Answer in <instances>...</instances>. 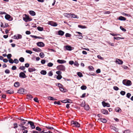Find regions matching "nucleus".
Here are the masks:
<instances>
[{
	"label": "nucleus",
	"instance_id": "1",
	"mask_svg": "<svg viewBox=\"0 0 133 133\" xmlns=\"http://www.w3.org/2000/svg\"><path fill=\"white\" fill-rule=\"evenodd\" d=\"M71 125L73 127H79L80 124L77 122L72 121L71 122Z\"/></svg>",
	"mask_w": 133,
	"mask_h": 133
},
{
	"label": "nucleus",
	"instance_id": "2",
	"mask_svg": "<svg viewBox=\"0 0 133 133\" xmlns=\"http://www.w3.org/2000/svg\"><path fill=\"white\" fill-rule=\"evenodd\" d=\"M123 84L126 86H130L131 85V83L130 80H124L123 81Z\"/></svg>",
	"mask_w": 133,
	"mask_h": 133
},
{
	"label": "nucleus",
	"instance_id": "3",
	"mask_svg": "<svg viewBox=\"0 0 133 133\" xmlns=\"http://www.w3.org/2000/svg\"><path fill=\"white\" fill-rule=\"evenodd\" d=\"M23 20L26 22L28 21H30L32 20V19L30 18L29 17L26 15H25V16L24 17H23Z\"/></svg>",
	"mask_w": 133,
	"mask_h": 133
},
{
	"label": "nucleus",
	"instance_id": "4",
	"mask_svg": "<svg viewBox=\"0 0 133 133\" xmlns=\"http://www.w3.org/2000/svg\"><path fill=\"white\" fill-rule=\"evenodd\" d=\"M56 68L58 70H60L62 71H64L65 70V66L62 65L58 66Z\"/></svg>",
	"mask_w": 133,
	"mask_h": 133
},
{
	"label": "nucleus",
	"instance_id": "5",
	"mask_svg": "<svg viewBox=\"0 0 133 133\" xmlns=\"http://www.w3.org/2000/svg\"><path fill=\"white\" fill-rule=\"evenodd\" d=\"M48 24L54 26H56L57 25V24L56 23L52 21H49L48 23Z\"/></svg>",
	"mask_w": 133,
	"mask_h": 133
},
{
	"label": "nucleus",
	"instance_id": "6",
	"mask_svg": "<svg viewBox=\"0 0 133 133\" xmlns=\"http://www.w3.org/2000/svg\"><path fill=\"white\" fill-rule=\"evenodd\" d=\"M6 15L5 16V18L6 20L9 21H12L13 20V18L11 17V16L8 14H6Z\"/></svg>",
	"mask_w": 133,
	"mask_h": 133
},
{
	"label": "nucleus",
	"instance_id": "7",
	"mask_svg": "<svg viewBox=\"0 0 133 133\" xmlns=\"http://www.w3.org/2000/svg\"><path fill=\"white\" fill-rule=\"evenodd\" d=\"M19 77H20L23 78H24L26 77V76L25 74L22 72H21L19 74Z\"/></svg>",
	"mask_w": 133,
	"mask_h": 133
},
{
	"label": "nucleus",
	"instance_id": "8",
	"mask_svg": "<svg viewBox=\"0 0 133 133\" xmlns=\"http://www.w3.org/2000/svg\"><path fill=\"white\" fill-rule=\"evenodd\" d=\"M111 129L113 130L115 132H117L118 131V129L116 128L114 125H111L110 126Z\"/></svg>",
	"mask_w": 133,
	"mask_h": 133
},
{
	"label": "nucleus",
	"instance_id": "9",
	"mask_svg": "<svg viewBox=\"0 0 133 133\" xmlns=\"http://www.w3.org/2000/svg\"><path fill=\"white\" fill-rule=\"evenodd\" d=\"M102 104L103 106L104 107H109L110 106V104L108 103H106L104 101H103L102 102Z\"/></svg>",
	"mask_w": 133,
	"mask_h": 133
},
{
	"label": "nucleus",
	"instance_id": "10",
	"mask_svg": "<svg viewBox=\"0 0 133 133\" xmlns=\"http://www.w3.org/2000/svg\"><path fill=\"white\" fill-rule=\"evenodd\" d=\"M37 45L40 47H43L44 46V44L42 42H38L37 43Z\"/></svg>",
	"mask_w": 133,
	"mask_h": 133
},
{
	"label": "nucleus",
	"instance_id": "11",
	"mask_svg": "<svg viewBox=\"0 0 133 133\" xmlns=\"http://www.w3.org/2000/svg\"><path fill=\"white\" fill-rule=\"evenodd\" d=\"M22 38V36L20 34H18L17 35H15L14 36V39H21Z\"/></svg>",
	"mask_w": 133,
	"mask_h": 133
},
{
	"label": "nucleus",
	"instance_id": "12",
	"mask_svg": "<svg viewBox=\"0 0 133 133\" xmlns=\"http://www.w3.org/2000/svg\"><path fill=\"white\" fill-rule=\"evenodd\" d=\"M98 120L99 121L104 123H106L107 121V120L106 119L102 118H99L98 119Z\"/></svg>",
	"mask_w": 133,
	"mask_h": 133
},
{
	"label": "nucleus",
	"instance_id": "13",
	"mask_svg": "<svg viewBox=\"0 0 133 133\" xmlns=\"http://www.w3.org/2000/svg\"><path fill=\"white\" fill-rule=\"evenodd\" d=\"M28 123L30 124L32 129H33L35 128V126L34 125V123L32 122L29 121Z\"/></svg>",
	"mask_w": 133,
	"mask_h": 133
},
{
	"label": "nucleus",
	"instance_id": "14",
	"mask_svg": "<svg viewBox=\"0 0 133 133\" xmlns=\"http://www.w3.org/2000/svg\"><path fill=\"white\" fill-rule=\"evenodd\" d=\"M101 112L102 114L105 115L107 114L108 113V111L104 109H101Z\"/></svg>",
	"mask_w": 133,
	"mask_h": 133
},
{
	"label": "nucleus",
	"instance_id": "15",
	"mask_svg": "<svg viewBox=\"0 0 133 133\" xmlns=\"http://www.w3.org/2000/svg\"><path fill=\"white\" fill-rule=\"evenodd\" d=\"M115 62L119 64H122L123 62L122 61L118 59H116Z\"/></svg>",
	"mask_w": 133,
	"mask_h": 133
},
{
	"label": "nucleus",
	"instance_id": "16",
	"mask_svg": "<svg viewBox=\"0 0 133 133\" xmlns=\"http://www.w3.org/2000/svg\"><path fill=\"white\" fill-rule=\"evenodd\" d=\"M24 89L23 88H21L18 91V93L21 94H23L24 93Z\"/></svg>",
	"mask_w": 133,
	"mask_h": 133
},
{
	"label": "nucleus",
	"instance_id": "17",
	"mask_svg": "<svg viewBox=\"0 0 133 133\" xmlns=\"http://www.w3.org/2000/svg\"><path fill=\"white\" fill-rule=\"evenodd\" d=\"M64 16L68 18H70L72 16V14H70L64 13L63 14Z\"/></svg>",
	"mask_w": 133,
	"mask_h": 133
},
{
	"label": "nucleus",
	"instance_id": "18",
	"mask_svg": "<svg viewBox=\"0 0 133 133\" xmlns=\"http://www.w3.org/2000/svg\"><path fill=\"white\" fill-rule=\"evenodd\" d=\"M57 62L59 63L62 64L65 63L66 62V61L64 60L58 59L57 61Z\"/></svg>",
	"mask_w": 133,
	"mask_h": 133
},
{
	"label": "nucleus",
	"instance_id": "19",
	"mask_svg": "<svg viewBox=\"0 0 133 133\" xmlns=\"http://www.w3.org/2000/svg\"><path fill=\"white\" fill-rule=\"evenodd\" d=\"M33 51L37 52H40L42 51L41 49L38 48H33L32 49Z\"/></svg>",
	"mask_w": 133,
	"mask_h": 133
},
{
	"label": "nucleus",
	"instance_id": "20",
	"mask_svg": "<svg viewBox=\"0 0 133 133\" xmlns=\"http://www.w3.org/2000/svg\"><path fill=\"white\" fill-rule=\"evenodd\" d=\"M66 49L68 50L71 51L72 50V47L69 45H66L65 46Z\"/></svg>",
	"mask_w": 133,
	"mask_h": 133
},
{
	"label": "nucleus",
	"instance_id": "21",
	"mask_svg": "<svg viewBox=\"0 0 133 133\" xmlns=\"http://www.w3.org/2000/svg\"><path fill=\"white\" fill-rule=\"evenodd\" d=\"M36 69L34 68H29L28 69V71L29 72H31L35 71Z\"/></svg>",
	"mask_w": 133,
	"mask_h": 133
},
{
	"label": "nucleus",
	"instance_id": "22",
	"mask_svg": "<svg viewBox=\"0 0 133 133\" xmlns=\"http://www.w3.org/2000/svg\"><path fill=\"white\" fill-rule=\"evenodd\" d=\"M64 33V32L61 30H59L58 32V34L59 35H61V36L63 35Z\"/></svg>",
	"mask_w": 133,
	"mask_h": 133
},
{
	"label": "nucleus",
	"instance_id": "23",
	"mask_svg": "<svg viewBox=\"0 0 133 133\" xmlns=\"http://www.w3.org/2000/svg\"><path fill=\"white\" fill-rule=\"evenodd\" d=\"M118 19L120 21H125L126 20V18L122 16H120L118 18Z\"/></svg>",
	"mask_w": 133,
	"mask_h": 133
},
{
	"label": "nucleus",
	"instance_id": "24",
	"mask_svg": "<svg viewBox=\"0 0 133 133\" xmlns=\"http://www.w3.org/2000/svg\"><path fill=\"white\" fill-rule=\"evenodd\" d=\"M6 93L7 94H11L14 93V91L12 89L7 90L6 91Z\"/></svg>",
	"mask_w": 133,
	"mask_h": 133
},
{
	"label": "nucleus",
	"instance_id": "25",
	"mask_svg": "<svg viewBox=\"0 0 133 133\" xmlns=\"http://www.w3.org/2000/svg\"><path fill=\"white\" fill-rule=\"evenodd\" d=\"M30 14L31 16H34L36 15L35 12L33 11H29Z\"/></svg>",
	"mask_w": 133,
	"mask_h": 133
},
{
	"label": "nucleus",
	"instance_id": "26",
	"mask_svg": "<svg viewBox=\"0 0 133 133\" xmlns=\"http://www.w3.org/2000/svg\"><path fill=\"white\" fill-rule=\"evenodd\" d=\"M20 85L19 83L18 82H16L14 84V86L15 87H18Z\"/></svg>",
	"mask_w": 133,
	"mask_h": 133
},
{
	"label": "nucleus",
	"instance_id": "27",
	"mask_svg": "<svg viewBox=\"0 0 133 133\" xmlns=\"http://www.w3.org/2000/svg\"><path fill=\"white\" fill-rule=\"evenodd\" d=\"M40 73L42 75H45L46 74V72L45 70H42L40 72Z\"/></svg>",
	"mask_w": 133,
	"mask_h": 133
},
{
	"label": "nucleus",
	"instance_id": "28",
	"mask_svg": "<svg viewBox=\"0 0 133 133\" xmlns=\"http://www.w3.org/2000/svg\"><path fill=\"white\" fill-rule=\"evenodd\" d=\"M48 99L49 100H50L52 101H54L56 100L57 99H56L54 98L53 97H48Z\"/></svg>",
	"mask_w": 133,
	"mask_h": 133
},
{
	"label": "nucleus",
	"instance_id": "29",
	"mask_svg": "<svg viewBox=\"0 0 133 133\" xmlns=\"http://www.w3.org/2000/svg\"><path fill=\"white\" fill-rule=\"evenodd\" d=\"M114 39H115L117 40H119L121 39H124V37H114Z\"/></svg>",
	"mask_w": 133,
	"mask_h": 133
},
{
	"label": "nucleus",
	"instance_id": "30",
	"mask_svg": "<svg viewBox=\"0 0 133 133\" xmlns=\"http://www.w3.org/2000/svg\"><path fill=\"white\" fill-rule=\"evenodd\" d=\"M27 97L28 99H31L33 98L32 96L30 95H27Z\"/></svg>",
	"mask_w": 133,
	"mask_h": 133
},
{
	"label": "nucleus",
	"instance_id": "31",
	"mask_svg": "<svg viewBox=\"0 0 133 133\" xmlns=\"http://www.w3.org/2000/svg\"><path fill=\"white\" fill-rule=\"evenodd\" d=\"M115 110L116 112H120V111H121V110L118 107H116L115 108Z\"/></svg>",
	"mask_w": 133,
	"mask_h": 133
},
{
	"label": "nucleus",
	"instance_id": "32",
	"mask_svg": "<svg viewBox=\"0 0 133 133\" xmlns=\"http://www.w3.org/2000/svg\"><path fill=\"white\" fill-rule=\"evenodd\" d=\"M39 56L41 58H43L45 55L43 52H41L40 53Z\"/></svg>",
	"mask_w": 133,
	"mask_h": 133
},
{
	"label": "nucleus",
	"instance_id": "33",
	"mask_svg": "<svg viewBox=\"0 0 133 133\" xmlns=\"http://www.w3.org/2000/svg\"><path fill=\"white\" fill-rule=\"evenodd\" d=\"M85 105V102L84 101H83L80 104V106L81 107H83Z\"/></svg>",
	"mask_w": 133,
	"mask_h": 133
},
{
	"label": "nucleus",
	"instance_id": "34",
	"mask_svg": "<svg viewBox=\"0 0 133 133\" xmlns=\"http://www.w3.org/2000/svg\"><path fill=\"white\" fill-rule=\"evenodd\" d=\"M78 76L79 77H81L83 76L81 72H78L77 73Z\"/></svg>",
	"mask_w": 133,
	"mask_h": 133
},
{
	"label": "nucleus",
	"instance_id": "35",
	"mask_svg": "<svg viewBox=\"0 0 133 133\" xmlns=\"http://www.w3.org/2000/svg\"><path fill=\"white\" fill-rule=\"evenodd\" d=\"M53 65V64L51 62H49L47 66L49 67H51Z\"/></svg>",
	"mask_w": 133,
	"mask_h": 133
},
{
	"label": "nucleus",
	"instance_id": "36",
	"mask_svg": "<svg viewBox=\"0 0 133 133\" xmlns=\"http://www.w3.org/2000/svg\"><path fill=\"white\" fill-rule=\"evenodd\" d=\"M60 90L63 92H65L66 91L62 87H60L59 88Z\"/></svg>",
	"mask_w": 133,
	"mask_h": 133
},
{
	"label": "nucleus",
	"instance_id": "37",
	"mask_svg": "<svg viewBox=\"0 0 133 133\" xmlns=\"http://www.w3.org/2000/svg\"><path fill=\"white\" fill-rule=\"evenodd\" d=\"M19 61L22 62H23L24 61V58L23 57H20L19 59Z\"/></svg>",
	"mask_w": 133,
	"mask_h": 133
},
{
	"label": "nucleus",
	"instance_id": "38",
	"mask_svg": "<svg viewBox=\"0 0 133 133\" xmlns=\"http://www.w3.org/2000/svg\"><path fill=\"white\" fill-rule=\"evenodd\" d=\"M72 16H71V17H72L74 18H78L79 17L78 16H77L76 15H72Z\"/></svg>",
	"mask_w": 133,
	"mask_h": 133
},
{
	"label": "nucleus",
	"instance_id": "39",
	"mask_svg": "<svg viewBox=\"0 0 133 133\" xmlns=\"http://www.w3.org/2000/svg\"><path fill=\"white\" fill-rule=\"evenodd\" d=\"M37 29L39 31H42L43 30V29L42 27L40 26H38L37 28Z\"/></svg>",
	"mask_w": 133,
	"mask_h": 133
},
{
	"label": "nucleus",
	"instance_id": "40",
	"mask_svg": "<svg viewBox=\"0 0 133 133\" xmlns=\"http://www.w3.org/2000/svg\"><path fill=\"white\" fill-rule=\"evenodd\" d=\"M90 70H93L94 69V68L92 66H89L88 68Z\"/></svg>",
	"mask_w": 133,
	"mask_h": 133
},
{
	"label": "nucleus",
	"instance_id": "41",
	"mask_svg": "<svg viewBox=\"0 0 133 133\" xmlns=\"http://www.w3.org/2000/svg\"><path fill=\"white\" fill-rule=\"evenodd\" d=\"M81 88L82 90H85L87 88V87L85 85H82L81 87Z\"/></svg>",
	"mask_w": 133,
	"mask_h": 133
},
{
	"label": "nucleus",
	"instance_id": "42",
	"mask_svg": "<svg viewBox=\"0 0 133 133\" xmlns=\"http://www.w3.org/2000/svg\"><path fill=\"white\" fill-rule=\"evenodd\" d=\"M70 101V99H68V100H64L62 101H61V102L63 103H70V102L69 101Z\"/></svg>",
	"mask_w": 133,
	"mask_h": 133
},
{
	"label": "nucleus",
	"instance_id": "43",
	"mask_svg": "<svg viewBox=\"0 0 133 133\" xmlns=\"http://www.w3.org/2000/svg\"><path fill=\"white\" fill-rule=\"evenodd\" d=\"M78 27L82 29H84L85 28H86V26H82L80 25H78Z\"/></svg>",
	"mask_w": 133,
	"mask_h": 133
},
{
	"label": "nucleus",
	"instance_id": "44",
	"mask_svg": "<svg viewBox=\"0 0 133 133\" xmlns=\"http://www.w3.org/2000/svg\"><path fill=\"white\" fill-rule=\"evenodd\" d=\"M62 76L61 75H58L57 76V78L58 80H60L62 78Z\"/></svg>",
	"mask_w": 133,
	"mask_h": 133
},
{
	"label": "nucleus",
	"instance_id": "45",
	"mask_svg": "<svg viewBox=\"0 0 133 133\" xmlns=\"http://www.w3.org/2000/svg\"><path fill=\"white\" fill-rule=\"evenodd\" d=\"M56 73L58 75H61L62 74V72L60 71H58L56 72Z\"/></svg>",
	"mask_w": 133,
	"mask_h": 133
},
{
	"label": "nucleus",
	"instance_id": "46",
	"mask_svg": "<svg viewBox=\"0 0 133 133\" xmlns=\"http://www.w3.org/2000/svg\"><path fill=\"white\" fill-rule=\"evenodd\" d=\"M48 75L49 76H52L53 75L52 72V71H50L48 74Z\"/></svg>",
	"mask_w": 133,
	"mask_h": 133
},
{
	"label": "nucleus",
	"instance_id": "47",
	"mask_svg": "<svg viewBox=\"0 0 133 133\" xmlns=\"http://www.w3.org/2000/svg\"><path fill=\"white\" fill-rule=\"evenodd\" d=\"M120 93L121 94V95H124L125 94V91H121L120 92Z\"/></svg>",
	"mask_w": 133,
	"mask_h": 133
},
{
	"label": "nucleus",
	"instance_id": "48",
	"mask_svg": "<svg viewBox=\"0 0 133 133\" xmlns=\"http://www.w3.org/2000/svg\"><path fill=\"white\" fill-rule=\"evenodd\" d=\"M19 69L21 70H23L25 69V67L23 66H21L19 67Z\"/></svg>",
	"mask_w": 133,
	"mask_h": 133
},
{
	"label": "nucleus",
	"instance_id": "49",
	"mask_svg": "<svg viewBox=\"0 0 133 133\" xmlns=\"http://www.w3.org/2000/svg\"><path fill=\"white\" fill-rule=\"evenodd\" d=\"M25 52L26 53L29 54H31L32 53V51L29 50H26Z\"/></svg>",
	"mask_w": 133,
	"mask_h": 133
},
{
	"label": "nucleus",
	"instance_id": "50",
	"mask_svg": "<svg viewBox=\"0 0 133 133\" xmlns=\"http://www.w3.org/2000/svg\"><path fill=\"white\" fill-rule=\"evenodd\" d=\"M120 29L123 31L125 32L126 31V30L122 26H120Z\"/></svg>",
	"mask_w": 133,
	"mask_h": 133
},
{
	"label": "nucleus",
	"instance_id": "51",
	"mask_svg": "<svg viewBox=\"0 0 133 133\" xmlns=\"http://www.w3.org/2000/svg\"><path fill=\"white\" fill-rule=\"evenodd\" d=\"M65 36L66 37H70L71 36V35L69 33H66L65 34Z\"/></svg>",
	"mask_w": 133,
	"mask_h": 133
},
{
	"label": "nucleus",
	"instance_id": "52",
	"mask_svg": "<svg viewBox=\"0 0 133 133\" xmlns=\"http://www.w3.org/2000/svg\"><path fill=\"white\" fill-rule=\"evenodd\" d=\"M11 54H9L7 55V57L9 59H11Z\"/></svg>",
	"mask_w": 133,
	"mask_h": 133
},
{
	"label": "nucleus",
	"instance_id": "53",
	"mask_svg": "<svg viewBox=\"0 0 133 133\" xmlns=\"http://www.w3.org/2000/svg\"><path fill=\"white\" fill-rule=\"evenodd\" d=\"M114 89L116 91L118 90H119V88L116 86H114L113 87Z\"/></svg>",
	"mask_w": 133,
	"mask_h": 133
},
{
	"label": "nucleus",
	"instance_id": "54",
	"mask_svg": "<svg viewBox=\"0 0 133 133\" xmlns=\"http://www.w3.org/2000/svg\"><path fill=\"white\" fill-rule=\"evenodd\" d=\"M74 63V65L76 66H78L79 65V64L76 61H75Z\"/></svg>",
	"mask_w": 133,
	"mask_h": 133
},
{
	"label": "nucleus",
	"instance_id": "55",
	"mask_svg": "<svg viewBox=\"0 0 133 133\" xmlns=\"http://www.w3.org/2000/svg\"><path fill=\"white\" fill-rule=\"evenodd\" d=\"M5 72L6 74H9L10 72V71L9 69H6L5 70Z\"/></svg>",
	"mask_w": 133,
	"mask_h": 133
},
{
	"label": "nucleus",
	"instance_id": "56",
	"mask_svg": "<svg viewBox=\"0 0 133 133\" xmlns=\"http://www.w3.org/2000/svg\"><path fill=\"white\" fill-rule=\"evenodd\" d=\"M18 59H15L14 60V62L15 63H16V64H17L18 63Z\"/></svg>",
	"mask_w": 133,
	"mask_h": 133
},
{
	"label": "nucleus",
	"instance_id": "57",
	"mask_svg": "<svg viewBox=\"0 0 133 133\" xmlns=\"http://www.w3.org/2000/svg\"><path fill=\"white\" fill-rule=\"evenodd\" d=\"M46 127L47 128V129H51V130H53L54 129V128L52 127H51L49 126L48 127Z\"/></svg>",
	"mask_w": 133,
	"mask_h": 133
},
{
	"label": "nucleus",
	"instance_id": "58",
	"mask_svg": "<svg viewBox=\"0 0 133 133\" xmlns=\"http://www.w3.org/2000/svg\"><path fill=\"white\" fill-rule=\"evenodd\" d=\"M130 131L129 130H128L124 131L123 133H130Z\"/></svg>",
	"mask_w": 133,
	"mask_h": 133
},
{
	"label": "nucleus",
	"instance_id": "59",
	"mask_svg": "<svg viewBox=\"0 0 133 133\" xmlns=\"http://www.w3.org/2000/svg\"><path fill=\"white\" fill-rule=\"evenodd\" d=\"M34 101L38 103L39 101L38 100V98H37L36 97L34 98Z\"/></svg>",
	"mask_w": 133,
	"mask_h": 133
},
{
	"label": "nucleus",
	"instance_id": "60",
	"mask_svg": "<svg viewBox=\"0 0 133 133\" xmlns=\"http://www.w3.org/2000/svg\"><path fill=\"white\" fill-rule=\"evenodd\" d=\"M131 96V94L129 93H128L127 94V97L128 98H129Z\"/></svg>",
	"mask_w": 133,
	"mask_h": 133
},
{
	"label": "nucleus",
	"instance_id": "61",
	"mask_svg": "<svg viewBox=\"0 0 133 133\" xmlns=\"http://www.w3.org/2000/svg\"><path fill=\"white\" fill-rule=\"evenodd\" d=\"M9 61L10 63L12 64L14 63L13 59H9Z\"/></svg>",
	"mask_w": 133,
	"mask_h": 133
},
{
	"label": "nucleus",
	"instance_id": "62",
	"mask_svg": "<svg viewBox=\"0 0 133 133\" xmlns=\"http://www.w3.org/2000/svg\"><path fill=\"white\" fill-rule=\"evenodd\" d=\"M36 130L39 131H41V129L38 127H37L36 128Z\"/></svg>",
	"mask_w": 133,
	"mask_h": 133
},
{
	"label": "nucleus",
	"instance_id": "63",
	"mask_svg": "<svg viewBox=\"0 0 133 133\" xmlns=\"http://www.w3.org/2000/svg\"><path fill=\"white\" fill-rule=\"evenodd\" d=\"M97 57L98 58L101 59V60H103V57H101L100 55H98L97 56Z\"/></svg>",
	"mask_w": 133,
	"mask_h": 133
},
{
	"label": "nucleus",
	"instance_id": "64",
	"mask_svg": "<svg viewBox=\"0 0 133 133\" xmlns=\"http://www.w3.org/2000/svg\"><path fill=\"white\" fill-rule=\"evenodd\" d=\"M84 108L86 110H89V107L88 105L85 106L84 107Z\"/></svg>",
	"mask_w": 133,
	"mask_h": 133
}]
</instances>
